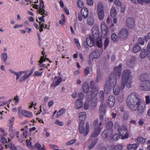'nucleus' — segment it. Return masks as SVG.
Instances as JSON below:
<instances>
[{"mask_svg":"<svg viewBox=\"0 0 150 150\" xmlns=\"http://www.w3.org/2000/svg\"><path fill=\"white\" fill-rule=\"evenodd\" d=\"M99 96L101 101H103L104 99V93L103 91H100L99 93Z\"/></svg>","mask_w":150,"mask_h":150,"instance_id":"obj_49","label":"nucleus"},{"mask_svg":"<svg viewBox=\"0 0 150 150\" xmlns=\"http://www.w3.org/2000/svg\"><path fill=\"white\" fill-rule=\"evenodd\" d=\"M101 30L102 37L103 38H105L107 36L108 31L106 24L104 22H102L101 23Z\"/></svg>","mask_w":150,"mask_h":150,"instance_id":"obj_11","label":"nucleus"},{"mask_svg":"<svg viewBox=\"0 0 150 150\" xmlns=\"http://www.w3.org/2000/svg\"><path fill=\"white\" fill-rule=\"evenodd\" d=\"M98 141V139L97 138H95L94 139V140L92 142L90 145L88 146V148L89 149H92L95 145L96 144Z\"/></svg>","mask_w":150,"mask_h":150,"instance_id":"obj_36","label":"nucleus"},{"mask_svg":"<svg viewBox=\"0 0 150 150\" xmlns=\"http://www.w3.org/2000/svg\"><path fill=\"white\" fill-rule=\"evenodd\" d=\"M144 38L146 41H148V39H150V33L148 34L147 35L145 36Z\"/></svg>","mask_w":150,"mask_h":150,"instance_id":"obj_64","label":"nucleus"},{"mask_svg":"<svg viewBox=\"0 0 150 150\" xmlns=\"http://www.w3.org/2000/svg\"><path fill=\"white\" fill-rule=\"evenodd\" d=\"M5 147L6 149L8 147L11 150H16L17 148L12 143L9 144L7 145L6 144Z\"/></svg>","mask_w":150,"mask_h":150,"instance_id":"obj_33","label":"nucleus"},{"mask_svg":"<svg viewBox=\"0 0 150 150\" xmlns=\"http://www.w3.org/2000/svg\"><path fill=\"white\" fill-rule=\"evenodd\" d=\"M109 43V38H106L104 41V49L105 50L106 49L108 46V45Z\"/></svg>","mask_w":150,"mask_h":150,"instance_id":"obj_40","label":"nucleus"},{"mask_svg":"<svg viewBox=\"0 0 150 150\" xmlns=\"http://www.w3.org/2000/svg\"><path fill=\"white\" fill-rule=\"evenodd\" d=\"M87 23L88 24L90 25H93L94 23V19L93 17H89L87 19Z\"/></svg>","mask_w":150,"mask_h":150,"instance_id":"obj_35","label":"nucleus"},{"mask_svg":"<svg viewBox=\"0 0 150 150\" xmlns=\"http://www.w3.org/2000/svg\"><path fill=\"white\" fill-rule=\"evenodd\" d=\"M147 52L146 50L143 49L141 51L139 57L141 59L144 58L147 55L148 56Z\"/></svg>","mask_w":150,"mask_h":150,"instance_id":"obj_28","label":"nucleus"},{"mask_svg":"<svg viewBox=\"0 0 150 150\" xmlns=\"http://www.w3.org/2000/svg\"><path fill=\"white\" fill-rule=\"evenodd\" d=\"M88 4L90 6H93V0H87Z\"/></svg>","mask_w":150,"mask_h":150,"instance_id":"obj_62","label":"nucleus"},{"mask_svg":"<svg viewBox=\"0 0 150 150\" xmlns=\"http://www.w3.org/2000/svg\"><path fill=\"white\" fill-rule=\"evenodd\" d=\"M62 18L59 21V23L62 25H64L65 22V16L63 14H62Z\"/></svg>","mask_w":150,"mask_h":150,"instance_id":"obj_42","label":"nucleus"},{"mask_svg":"<svg viewBox=\"0 0 150 150\" xmlns=\"http://www.w3.org/2000/svg\"><path fill=\"white\" fill-rule=\"evenodd\" d=\"M66 112V109L64 108H61L58 111L57 115H56V118H57L63 115Z\"/></svg>","mask_w":150,"mask_h":150,"instance_id":"obj_30","label":"nucleus"},{"mask_svg":"<svg viewBox=\"0 0 150 150\" xmlns=\"http://www.w3.org/2000/svg\"><path fill=\"white\" fill-rule=\"evenodd\" d=\"M78 95V97L81 99L80 100H81L83 98V94L82 92L79 93Z\"/></svg>","mask_w":150,"mask_h":150,"instance_id":"obj_63","label":"nucleus"},{"mask_svg":"<svg viewBox=\"0 0 150 150\" xmlns=\"http://www.w3.org/2000/svg\"><path fill=\"white\" fill-rule=\"evenodd\" d=\"M43 71H36L34 72V75L37 76L41 77L42 75V73Z\"/></svg>","mask_w":150,"mask_h":150,"instance_id":"obj_44","label":"nucleus"},{"mask_svg":"<svg viewBox=\"0 0 150 150\" xmlns=\"http://www.w3.org/2000/svg\"><path fill=\"white\" fill-rule=\"evenodd\" d=\"M26 144L27 146L30 149H33V147L31 145L32 143L29 140H26Z\"/></svg>","mask_w":150,"mask_h":150,"instance_id":"obj_48","label":"nucleus"},{"mask_svg":"<svg viewBox=\"0 0 150 150\" xmlns=\"http://www.w3.org/2000/svg\"><path fill=\"white\" fill-rule=\"evenodd\" d=\"M10 132L9 133V136L11 138V139H13L14 138V136L15 135V134L14 133V132L13 131H13H10Z\"/></svg>","mask_w":150,"mask_h":150,"instance_id":"obj_59","label":"nucleus"},{"mask_svg":"<svg viewBox=\"0 0 150 150\" xmlns=\"http://www.w3.org/2000/svg\"><path fill=\"white\" fill-rule=\"evenodd\" d=\"M14 120V118L13 117H11L9 120L8 126L9 127V131H13V127L12 126L13 125Z\"/></svg>","mask_w":150,"mask_h":150,"instance_id":"obj_21","label":"nucleus"},{"mask_svg":"<svg viewBox=\"0 0 150 150\" xmlns=\"http://www.w3.org/2000/svg\"><path fill=\"white\" fill-rule=\"evenodd\" d=\"M76 141V139H72L66 142L65 144L66 145H70L74 144L75 143Z\"/></svg>","mask_w":150,"mask_h":150,"instance_id":"obj_47","label":"nucleus"},{"mask_svg":"<svg viewBox=\"0 0 150 150\" xmlns=\"http://www.w3.org/2000/svg\"><path fill=\"white\" fill-rule=\"evenodd\" d=\"M107 129L102 131L101 133V137L103 138H106L110 137L112 133L113 124L111 121H108L106 124Z\"/></svg>","mask_w":150,"mask_h":150,"instance_id":"obj_5","label":"nucleus"},{"mask_svg":"<svg viewBox=\"0 0 150 150\" xmlns=\"http://www.w3.org/2000/svg\"><path fill=\"white\" fill-rule=\"evenodd\" d=\"M114 3L115 5L117 6H120L121 5V3L119 0H115Z\"/></svg>","mask_w":150,"mask_h":150,"instance_id":"obj_60","label":"nucleus"},{"mask_svg":"<svg viewBox=\"0 0 150 150\" xmlns=\"http://www.w3.org/2000/svg\"><path fill=\"white\" fill-rule=\"evenodd\" d=\"M103 114H101L100 115L99 117L100 120L101 121L99 123V125L98 124V120L96 119L94 120L93 122V125L94 127V129L93 132L91 137L89 138V140L90 141L93 140L92 138L97 137L99 134L100 132L102 130V128L100 127L102 122L104 119Z\"/></svg>","mask_w":150,"mask_h":150,"instance_id":"obj_4","label":"nucleus"},{"mask_svg":"<svg viewBox=\"0 0 150 150\" xmlns=\"http://www.w3.org/2000/svg\"><path fill=\"white\" fill-rule=\"evenodd\" d=\"M89 89L88 83L87 82H84L82 86V89L83 91L85 93H88L89 94V93L88 92Z\"/></svg>","mask_w":150,"mask_h":150,"instance_id":"obj_26","label":"nucleus"},{"mask_svg":"<svg viewBox=\"0 0 150 150\" xmlns=\"http://www.w3.org/2000/svg\"><path fill=\"white\" fill-rule=\"evenodd\" d=\"M123 147L122 145H117L114 147L113 149L114 150H121L123 148Z\"/></svg>","mask_w":150,"mask_h":150,"instance_id":"obj_46","label":"nucleus"},{"mask_svg":"<svg viewBox=\"0 0 150 150\" xmlns=\"http://www.w3.org/2000/svg\"><path fill=\"white\" fill-rule=\"evenodd\" d=\"M14 100L15 101V104L16 105H17L19 101L18 96H16L14 98Z\"/></svg>","mask_w":150,"mask_h":150,"instance_id":"obj_61","label":"nucleus"},{"mask_svg":"<svg viewBox=\"0 0 150 150\" xmlns=\"http://www.w3.org/2000/svg\"><path fill=\"white\" fill-rule=\"evenodd\" d=\"M77 4L78 7L80 8L83 7L84 5L83 2L80 0H79L77 1Z\"/></svg>","mask_w":150,"mask_h":150,"instance_id":"obj_50","label":"nucleus"},{"mask_svg":"<svg viewBox=\"0 0 150 150\" xmlns=\"http://www.w3.org/2000/svg\"><path fill=\"white\" fill-rule=\"evenodd\" d=\"M128 35V31L126 28L122 29L119 32V36L120 38L125 39L127 38Z\"/></svg>","mask_w":150,"mask_h":150,"instance_id":"obj_15","label":"nucleus"},{"mask_svg":"<svg viewBox=\"0 0 150 150\" xmlns=\"http://www.w3.org/2000/svg\"><path fill=\"white\" fill-rule=\"evenodd\" d=\"M138 41L140 45H144V39L143 38L139 37L138 38Z\"/></svg>","mask_w":150,"mask_h":150,"instance_id":"obj_51","label":"nucleus"},{"mask_svg":"<svg viewBox=\"0 0 150 150\" xmlns=\"http://www.w3.org/2000/svg\"><path fill=\"white\" fill-rule=\"evenodd\" d=\"M90 68L89 67H86L84 69L83 72L85 76H87L90 73Z\"/></svg>","mask_w":150,"mask_h":150,"instance_id":"obj_41","label":"nucleus"},{"mask_svg":"<svg viewBox=\"0 0 150 150\" xmlns=\"http://www.w3.org/2000/svg\"><path fill=\"white\" fill-rule=\"evenodd\" d=\"M74 42L76 44V46L78 48L80 49L81 48V46L79 43L78 40L76 39H75L74 40Z\"/></svg>","mask_w":150,"mask_h":150,"instance_id":"obj_56","label":"nucleus"},{"mask_svg":"<svg viewBox=\"0 0 150 150\" xmlns=\"http://www.w3.org/2000/svg\"><path fill=\"white\" fill-rule=\"evenodd\" d=\"M79 117L80 120L79 124V130L81 134H83L84 136H86L88 134L89 130L90 127L88 122H86V129L84 127V122L83 121L86 117V115L84 112H81L79 114Z\"/></svg>","mask_w":150,"mask_h":150,"instance_id":"obj_3","label":"nucleus"},{"mask_svg":"<svg viewBox=\"0 0 150 150\" xmlns=\"http://www.w3.org/2000/svg\"><path fill=\"white\" fill-rule=\"evenodd\" d=\"M8 57L7 54L6 53H2L1 55V59L2 61L5 62Z\"/></svg>","mask_w":150,"mask_h":150,"instance_id":"obj_38","label":"nucleus"},{"mask_svg":"<svg viewBox=\"0 0 150 150\" xmlns=\"http://www.w3.org/2000/svg\"><path fill=\"white\" fill-rule=\"evenodd\" d=\"M41 15H42V16L39 18V20L40 21V22L44 23L45 20L44 18L45 16L47 15V12H42L41 13H39Z\"/></svg>","mask_w":150,"mask_h":150,"instance_id":"obj_34","label":"nucleus"},{"mask_svg":"<svg viewBox=\"0 0 150 150\" xmlns=\"http://www.w3.org/2000/svg\"><path fill=\"white\" fill-rule=\"evenodd\" d=\"M92 37L94 39H98L99 38V30L98 26L94 25L92 29Z\"/></svg>","mask_w":150,"mask_h":150,"instance_id":"obj_13","label":"nucleus"},{"mask_svg":"<svg viewBox=\"0 0 150 150\" xmlns=\"http://www.w3.org/2000/svg\"><path fill=\"white\" fill-rule=\"evenodd\" d=\"M19 113H21L24 116L30 118L32 116V113L28 111L25 110H22L20 108L18 109Z\"/></svg>","mask_w":150,"mask_h":150,"instance_id":"obj_18","label":"nucleus"},{"mask_svg":"<svg viewBox=\"0 0 150 150\" xmlns=\"http://www.w3.org/2000/svg\"><path fill=\"white\" fill-rule=\"evenodd\" d=\"M108 105L110 107H113L115 103V97L113 96H110L108 98L107 100Z\"/></svg>","mask_w":150,"mask_h":150,"instance_id":"obj_16","label":"nucleus"},{"mask_svg":"<svg viewBox=\"0 0 150 150\" xmlns=\"http://www.w3.org/2000/svg\"><path fill=\"white\" fill-rule=\"evenodd\" d=\"M93 37L90 36L86 38V41L84 42V46L86 48H88V47H92L94 43V40Z\"/></svg>","mask_w":150,"mask_h":150,"instance_id":"obj_10","label":"nucleus"},{"mask_svg":"<svg viewBox=\"0 0 150 150\" xmlns=\"http://www.w3.org/2000/svg\"><path fill=\"white\" fill-rule=\"evenodd\" d=\"M115 127L116 129H118L119 134L122 136V139H125L128 137L129 134L127 133V129L124 126L121 127L118 123H115Z\"/></svg>","mask_w":150,"mask_h":150,"instance_id":"obj_6","label":"nucleus"},{"mask_svg":"<svg viewBox=\"0 0 150 150\" xmlns=\"http://www.w3.org/2000/svg\"><path fill=\"white\" fill-rule=\"evenodd\" d=\"M111 38L112 40L115 42H116L118 40L117 36L115 33H113L112 35L111 36Z\"/></svg>","mask_w":150,"mask_h":150,"instance_id":"obj_45","label":"nucleus"},{"mask_svg":"<svg viewBox=\"0 0 150 150\" xmlns=\"http://www.w3.org/2000/svg\"><path fill=\"white\" fill-rule=\"evenodd\" d=\"M97 11L98 16L100 20L102 21L104 18V12L103 11V6L102 4H98L97 6Z\"/></svg>","mask_w":150,"mask_h":150,"instance_id":"obj_8","label":"nucleus"},{"mask_svg":"<svg viewBox=\"0 0 150 150\" xmlns=\"http://www.w3.org/2000/svg\"><path fill=\"white\" fill-rule=\"evenodd\" d=\"M89 103L88 101H86L84 105V108L86 110H87L89 108Z\"/></svg>","mask_w":150,"mask_h":150,"instance_id":"obj_54","label":"nucleus"},{"mask_svg":"<svg viewBox=\"0 0 150 150\" xmlns=\"http://www.w3.org/2000/svg\"><path fill=\"white\" fill-rule=\"evenodd\" d=\"M146 102V104H148L150 103V96H145Z\"/></svg>","mask_w":150,"mask_h":150,"instance_id":"obj_57","label":"nucleus"},{"mask_svg":"<svg viewBox=\"0 0 150 150\" xmlns=\"http://www.w3.org/2000/svg\"><path fill=\"white\" fill-rule=\"evenodd\" d=\"M83 105L82 100L79 99H77L75 102V106L77 109L80 108Z\"/></svg>","mask_w":150,"mask_h":150,"instance_id":"obj_27","label":"nucleus"},{"mask_svg":"<svg viewBox=\"0 0 150 150\" xmlns=\"http://www.w3.org/2000/svg\"><path fill=\"white\" fill-rule=\"evenodd\" d=\"M126 102L127 105L132 110H137V112L141 114L144 112L145 105L142 103L141 99L137 93H132L130 94L128 96Z\"/></svg>","mask_w":150,"mask_h":150,"instance_id":"obj_2","label":"nucleus"},{"mask_svg":"<svg viewBox=\"0 0 150 150\" xmlns=\"http://www.w3.org/2000/svg\"><path fill=\"white\" fill-rule=\"evenodd\" d=\"M116 12L115 7H112L111 10L110 16L112 18L114 17L116 15Z\"/></svg>","mask_w":150,"mask_h":150,"instance_id":"obj_39","label":"nucleus"},{"mask_svg":"<svg viewBox=\"0 0 150 150\" xmlns=\"http://www.w3.org/2000/svg\"><path fill=\"white\" fill-rule=\"evenodd\" d=\"M147 76V75L145 73L141 75L139 77V80L142 81V82L145 81Z\"/></svg>","mask_w":150,"mask_h":150,"instance_id":"obj_37","label":"nucleus"},{"mask_svg":"<svg viewBox=\"0 0 150 150\" xmlns=\"http://www.w3.org/2000/svg\"><path fill=\"white\" fill-rule=\"evenodd\" d=\"M139 88L143 91H149L150 90V81L146 80L144 82H141L139 84Z\"/></svg>","mask_w":150,"mask_h":150,"instance_id":"obj_7","label":"nucleus"},{"mask_svg":"<svg viewBox=\"0 0 150 150\" xmlns=\"http://www.w3.org/2000/svg\"><path fill=\"white\" fill-rule=\"evenodd\" d=\"M96 43L98 47L101 48L103 47L102 42L101 40L97 41Z\"/></svg>","mask_w":150,"mask_h":150,"instance_id":"obj_53","label":"nucleus"},{"mask_svg":"<svg viewBox=\"0 0 150 150\" xmlns=\"http://www.w3.org/2000/svg\"><path fill=\"white\" fill-rule=\"evenodd\" d=\"M91 97L92 99L90 100V101H88L89 103V108L91 110H94L96 107V100L94 97L96 96L92 97L91 94Z\"/></svg>","mask_w":150,"mask_h":150,"instance_id":"obj_17","label":"nucleus"},{"mask_svg":"<svg viewBox=\"0 0 150 150\" xmlns=\"http://www.w3.org/2000/svg\"><path fill=\"white\" fill-rule=\"evenodd\" d=\"M9 71L12 73H13L16 76V80H18L20 77L21 75L23 73H24L23 71H21L19 72V73L17 72H15L12 69H10Z\"/></svg>","mask_w":150,"mask_h":150,"instance_id":"obj_31","label":"nucleus"},{"mask_svg":"<svg viewBox=\"0 0 150 150\" xmlns=\"http://www.w3.org/2000/svg\"><path fill=\"white\" fill-rule=\"evenodd\" d=\"M39 8V10L37 11V12H38L39 13H41L42 12H46L45 9V6L44 2L42 0H40V4Z\"/></svg>","mask_w":150,"mask_h":150,"instance_id":"obj_23","label":"nucleus"},{"mask_svg":"<svg viewBox=\"0 0 150 150\" xmlns=\"http://www.w3.org/2000/svg\"><path fill=\"white\" fill-rule=\"evenodd\" d=\"M122 67V65L121 64H120L118 67L115 66L114 67L113 73H111L109 75V80L106 82L105 84V91L106 90H109L111 87L113 86V93L115 95H118L120 93V90H122L124 89L126 84L127 87H131V84L132 82V77L130 76V71L128 69L125 70L123 72L120 88L116 84L117 78H119L121 75Z\"/></svg>","mask_w":150,"mask_h":150,"instance_id":"obj_1","label":"nucleus"},{"mask_svg":"<svg viewBox=\"0 0 150 150\" xmlns=\"http://www.w3.org/2000/svg\"><path fill=\"white\" fill-rule=\"evenodd\" d=\"M55 123L56 125H58L60 126L63 125V123L62 122L58 120H56L55 122Z\"/></svg>","mask_w":150,"mask_h":150,"instance_id":"obj_55","label":"nucleus"},{"mask_svg":"<svg viewBox=\"0 0 150 150\" xmlns=\"http://www.w3.org/2000/svg\"><path fill=\"white\" fill-rule=\"evenodd\" d=\"M141 47L138 43L136 44L133 48V51L134 52L136 53L139 52L141 50Z\"/></svg>","mask_w":150,"mask_h":150,"instance_id":"obj_32","label":"nucleus"},{"mask_svg":"<svg viewBox=\"0 0 150 150\" xmlns=\"http://www.w3.org/2000/svg\"><path fill=\"white\" fill-rule=\"evenodd\" d=\"M90 87L91 89H93L91 92V94L92 97L96 96L98 93L99 89L96 85H95L94 81L91 80L90 82Z\"/></svg>","mask_w":150,"mask_h":150,"instance_id":"obj_9","label":"nucleus"},{"mask_svg":"<svg viewBox=\"0 0 150 150\" xmlns=\"http://www.w3.org/2000/svg\"><path fill=\"white\" fill-rule=\"evenodd\" d=\"M146 139L142 137H138L137 139V141L138 143H143L145 142Z\"/></svg>","mask_w":150,"mask_h":150,"instance_id":"obj_43","label":"nucleus"},{"mask_svg":"<svg viewBox=\"0 0 150 150\" xmlns=\"http://www.w3.org/2000/svg\"><path fill=\"white\" fill-rule=\"evenodd\" d=\"M1 141L2 144L4 145L7 143V140L6 138L4 137H2L1 139Z\"/></svg>","mask_w":150,"mask_h":150,"instance_id":"obj_52","label":"nucleus"},{"mask_svg":"<svg viewBox=\"0 0 150 150\" xmlns=\"http://www.w3.org/2000/svg\"><path fill=\"white\" fill-rule=\"evenodd\" d=\"M45 57L44 56H41L40 58V60L38 61L39 63L38 64L39 65L40 67L41 68L39 69V71H41L43 70V69L47 68V66L45 64H42L43 62H45V59H44Z\"/></svg>","mask_w":150,"mask_h":150,"instance_id":"obj_19","label":"nucleus"},{"mask_svg":"<svg viewBox=\"0 0 150 150\" xmlns=\"http://www.w3.org/2000/svg\"><path fill=\"white\" fill-rule=\"evenodd\" d=\"M25 138L22 136H21L18 138V141L21 142H23L25 141Z\"/></svg>","mask_w":150,"mask_h":150,"instance_id":"obj_58","label":"nucleus"},{"mask_svg":"<svg viewBox=\"0 0 150 150\" xmlns=\"http://www.w3.org/2000/svg\"><path fill=\"white\" fill-rule=\"evenodd\" d=\"M138 146V144H129L127 145V148L128 150H136Z\"/></svg>","mask_w":150,"mask_h":150,"instance_id":"obj_24","label":"nucleus"},{"mask_svg":"<svg viewBox=\"0 0 150 150\" xmlns=\"http://www.w3.org/2000/svg\"><path fill=\"white\" fill-rule=\"evenodd\" d=\"M111 135H110V137L105 139H108L109 138H110V139H111L113 140L114 141H117L119 139L120 137V136L118 134H114L111 136Z\"/></svg>","mask_w":150,"mask_h":150,"instance_id":"obj_29","label":"nucleus"},{"mask_svg":"<svg viewBox=\"0 0 150 150\" xmlns=\"http://www.w3.org/2000/svg\"><path fill=\"white\" fill-rule=\"evenodd\" d=\"M106 107L105 104L101 103L100 105L99 108V113L101 114L105 115Z\"/></svg>","mask_w":150,"mask_h":150,"instance_id":"obj_20","label":"nucleus"},{"mask_svg":"<svg viewBox=\"0 0 150 150\" xmlns=\"http://www.w3.org/2000/svg\"><path fill=\"white\" fill-rule=\"evenodd\" d=\"M81 13L84 18H86L88 14V8L86 7L82 8L81 11Z\"/></svg>","mask_w":150,"mask_h":150,"instance_id":"obj_22","label":"nucleus"},{"mask_svg":"<svg viewBox=\"0 0 150 150\" xmlns=\"http://www.w3.org/2000/svg\"><path fill=\"white\" fill-rule=\"evenodd\" d=\"M100 56L99 52L97 51H94L91 52L89 55V57H92V59H97Z\"/></svg>","mask_w":150,"mask_h":150,"instance_id":"obj_25","label":"nucleus"},{"mask_svg":"<svg viewBox=\"0 0 150 150\" xmlns=\"http://www.w3.org/2000/svg\"><path fill=\"white\" fill-rule=\"evenodd\" d=\"M56 79H57V80L53 82L50 86L51 87H53L54 88H55L58 86L62 81H65V80H63L61 76L58 77L57 76H55L54 77V80Z\"/></svg>","mask_w":150,"mask_h":150,"instance_id":"obj_12","label":"nucleus"},{"mask_svg":"<svg viewBox=\"0 0 150 150\" xmlns=\"http://www.w3.org/2000/svg\"><path fill=\"white\" fill-rule=\"evenodd\" d=\"M126 25L129 28H133L135 25V21L132 18L129 17L126 20Z\"/></svg>","mask_w":150,"mask_h":150,"instance_id":"obj_14","label":"nucleus"}]
</instances>
